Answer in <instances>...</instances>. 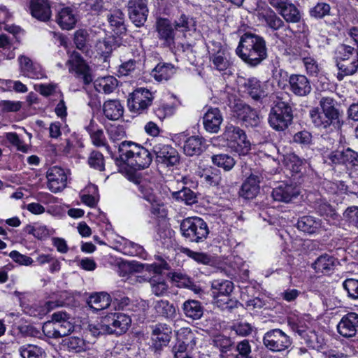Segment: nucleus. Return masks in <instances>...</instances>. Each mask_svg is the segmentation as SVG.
I'll list each match as a JSON object with an SVG mask.
<instances>
[{"label":"nucleus","instance_id":"15","mask_svg":"<svg viewBox=\"0 0 358 358\" xmlns=\"http://www.w3.org/2000/svg\"><path fill=\"white\" fill-rule=\"evenodd\" d=\"M152 150L159 163L166 166H174L179 162L178 152L171 145L157 143L154 145Z\"/></svg>","mask_w":358,"mask_h":358},{"label":"nucleus","instance_id":"6","mask_svg":"<svg viewBox=\"0 0 358 358\" xmlns=\"http://www.w3.org/2000/svg\"><path fill=\"white\" fill-rule=\"evenodd\" d=\"M293 120L291 106L285 101H278L271 109L268 115L269 125L275 131H284Z\"/></svg>","mask_w":358,"mask_h":358},{"label":"nucleus","instance_id":"16","mask_svg":"<svg viewBox=\"0 0 358 358\" xmlns=\"http://www.w3.org/2000/svg\"><path fill=\"white\" fill-rule=\"evenodd\" d=\"M259 19H262L265 22L266 26L273 31L282 30L285 32V36L292 33L289 26L287 25L285 22L271 8H267L264 11H258Z\"/></svg>","mask_w":358,"mask_h":358},{"label":"nucleus","instance_id":"5","mask_svg":"<svg viewBox=\"0 0 358 358\" xmlns=\"http://www.w3.org/2000/svg\"><path fill=\"white\" fill-rule=\"evenodd\" d=\"M220 137L228 147L240 155H246L250 149V143L247 140L245 131L237 126L227 124Z\"/></svg>","mask_w":358,"mask_h":358},{"label":"nucleus","instance_id":"13","mask_svg":"<svg viewBox=\"0 0 358 358\" xmlns=\"http://www.w3.org/2000/svg\"><path fill=\"white\" fill-rule=\"evenodd\" d=\"M66 64L69 65V71H74L78 77L82 78L85 85L90 84L93 80L89 66L78 52L73 51L70 55Z\"/></svg>","mask_w":358,"mask_h":358},{"label":"nucleus","instance_id":"52","mask_svg":"<svg viewBox=\"0 0 358 358\" xmlns=\"http://www.w3.org/2000/svg\"><path fill=\"white\" fill-rule=\"evenodd\" d=\"M180 252L200 264L207 265L211 262L210 256L203 252H194L187 248H182Z\"/></svg>","mask_w":358,"mask_h":358},{"label":"nucleus","instance_id":"62","mask_svg":"<svg viewBox=\"0 0 358 358\" xmlns=\"http://www.w3.org/2000/svg\"><path fill=\"white\" fill-rule=\"evenodd\" d=\"M346 221L358 229V206H352L347 208L343 213Z\"/></svg>","mask_w":358,"mask_h":358},{"label":"nucleus","instance_id":"22","mask_svg":"<svg viewBox=\"0 0 358 358\" xmlns=\"http://www.w3.org/2000/svg\"><path fill=\"white\" fill-rule=\"evenodd\" d=\"M261 176L252 173L242 184L239 195L245 199H252L259 192Z\"/></svg>","mask_w":358,"mask_h":358},{"label":"nucleus","instance_id":"36","mask_svg":"<svg viewBox=\"0 0 358 358\" xmlns=\"http://www.w3.org/2000/svg\"><path fill=\"white\" fill-rule=\"evenodd\" d=\"M110 27L117 34H121L126 31L124 25V14L120 9L111 10L107 16Z\"/></svg>","mask_w":358,"mask_h":358},{"label":"nucleus","instance_id":"19","mask_svg":"<svg viewBox=\"0 0 358 358\" xmlns=\"http://www.w3.org/2000/svg\"><path fill=\"white\" fill-rule=\"evenodd\" d=\"M288 82L290 91L296 96H306L312 90L310 80L304 75L292 74Z\"/></svg>","mask_w":358,"mask_h":358},{"label":"nucleus","instance_id":"25","mask_svg":"<svg viewBox=\"0 0 358 358\" xmlns=\"http://www.w3.org/2000/svg\"><path fill=\"white\" fill-rule=\"evenodd\" d=\"M29 9L31 15L42 22L48 21L52 15L48 0H31Z\"/></svg>","mask_w":358,"mask_h":358},{"label":"nucleus","instance_id":"43","mask_svg":"<svg viewBox=\"0 0 358 358\" xmlns=\"http://www.w3.org/2000/svg\"><path fill=\"white\" fill-rule=\"evenodd\" d=\"M117 86V80L113 76H107L99 78L94 82V87L99 92L110 94Z\"/></svg>","mask_w":358,"mask_h":358},{"label":"nucleus","instance_id":"11","mask_svg":"<svg viewBox=\"0 0 358 358\" xmlns=\"http://www.w3.org/2000/svg\"><path fill=\"white\" fill-rule=\"evenodd\" d=\"M127 8L130 20L138 27L144 25L149 13L148 0H129Z\"/></svg>","mask_w":358,"mask_h":358},{"label":"nucleus","instance_id":"14","mask_svg":"<svg viewBox=\"0 0 358 358\" xmlns=\"http://www.w3.org/2000/svg\"><path fill=\"white\" fill-rule=\"evenodd\" d=\"M129 180L137 185L139 196L152 206H159L160 200L154 192L151 184L143 180L142 177L137 173L129 174Z\"/></svg>","mask_w":358,"mask_h":358},{"label":"nucleus","instance_id":"28","mask_svg":"<svg viewBox=\"0 0 358 358\" xmlns=\"http://www.w3.org/2000/svg\"><path fill=\"white\" fill-rule=\"evenodd\" d=\"M238 119L245 123L255 126L259 123V116L255 110L244 103H236L234 108Z\"/></svg>","mask_w":358,"mask_h":358},{"label":"nucleus","instance_id":"29","mask_svg":"<svg viewBox=\"0 0 358 358\" xmlns=\"http://www.w3.org/2000/svg\"><path fill=\"white\" fill-rule=\"evenodd\" d=\"M292 329L298 335L304 340L306 345L313 348L317 347L318 337L314 330L310 329L306 324L303 325L301 322L299 323H293Z\"/></svg>","mask_w":358,"mask_h":358},{"label":"nucleus","instance_id":"34","mask_svg":"<svg viewBox=\"0 0 358 358\" xmlns=\"http://www.w3.org/2000/svg\"><path fill=\"white\" fill-rule=\"evenodd\" d=\"M205 148V141L198 136L188 138L185 142L183 150L185 155L194 156L200 155Z\"/></svg>","mask_w":358,"mask_h":358},{"label":"nucleus","instance_id":"4","mask_svg":"<svg viewBox=\"0 0 358 358\" xmlns=\"http://www.w3.org/2000/svg\"><path fill=\"white\" fill-rule=\"evenodd\" d=\"M180 229L182 236L192 243L204 241L209 234L206 222L199 217H190L183 220Z\"/></svg>","mask_w":358,"mask_h":358},{"label":"nucleus","instance_id":"40","mask_svg":"<svg viewBox=\"0 0 358 358\" xmlns=\"http://www.w3.org/2000/svg\"><path fill=\"white\" fill-rule=\"evenodd\" d=\"M336 259L328 255L319 257L313 264L316 272L329 273L333 271L336 265Z\"/></svg>","mask_w":358,"mask_h":358},{"label":"nucleus","instance_id":"51","mask_svg":"<svg viewBox=\"0 0 358 358\" xmlns=\"http://www.w3.org/2000/svg\"><path fill=\"white\" fill-rule=\"evenodd\" d=\"M177 341L193 349L196 345L194 334L189 329H181L177 334Z\"/></svg>","mask_w":358,"mask_h":358},{"label":"nucleus","instance_id":"17","mask_svg":"<svg viewBox=\"0 0 358 358\" xmlns=\"http://www.w3.org/2000/svg\"><path fill=\"white\" fill-rule=\"evenodd\" d=\"M66 315H64V317H63L62 315H52V320L45 322L43 328L52 327L54 330L52 335L55 337L66 336L74 329L73 324L68 321Z\"/></svg>","mask_w":358,"mask_h":358},{"label":"nucleus","instance_id":"55","mask_svg":"<svg viewBox=\"0 0 358 358\" xmlns=\"http://www.w3.org/2000/svg\"><path fill=\"white\" fill-rule=\"evenodd\" d=\"M88 164L90 167L102 171L104 170V157L99 151H92L88 158Z\"/></svg>","mask_w":358,"mask_h":358},{"label":"nucleus","instance_id":"23","mask_svg":"<svg viewBox=\"0 0 358 358\" xmlns=\"http://www.w3.org/2000/svg\"><path fill=\"white\" fill-rule=\"evenodd\" d=\"M171 328L166 324H157L152 334V346L156 350L166 346L171 338Z\"/></svg>","mask_w":358,"mask_h":358},{"label":"nucleus","instance_id":"3","mask_svg":"<svg viewBox=\"0 0 358 358\" xmlns=\"http://www.w3.org/2000/svg\"><path fill=\"white\" fill-rule=\"evenodd\" d=\"M118 152L120 160L135 169L148 168L152 161V156L148 149L132 141L121 142Z\"/></svg>","mask_w":358,"mask_h":358},{"label":"nucleus","instance_id":"2","mask_svg":"<svg viewBox=\"0 0 358 358\" xmlns=\"http://www.w3.org/2000/svg\"><path fill=\"white\" fill-rule=\"evenodd\" d=\"M236 52L243 61L251 66L259 65L267 57L264 38L251 32L241 36Z\"/></svg>","mask_w":358,"mask_h":358},{"label":"nucleus","instance_id":"45","mask_svg":"<svg viewBox=\"0 0 358 358\" xmlns=\"http://www.w3.org/2000/svg\"><path fill=\"white\" fill-rule=\"evenodd\" d=\"M81 201L90 207H94L99 199L98 188L94 185H89L80 196Z\"/></svg>","mask_w":358,"mask_h":358},{"label":"nucleus","instance_id":"33","mask_svg":"<svg viewBox=\"0 0 358 358\" xmlns=\"http://www.w3.org/2000/svg\"><path fill=\"white\" fill-rule=\"evenodd\" d=\"M103 112L105 117L110 120H117L124 113V107L117 99H110L103 103Z\"/></svg>","mask_w":358,"mask_h":358},{"label":"nucleus","instance_id":"10","mask_svg":"<svg viewBox=\"0 0 358 358\" xmlns=\"http://www.w3.org/2000/svg\"><path fill=\"white\" fill-rule=\"evenodd\" d=\"M152 93L145 88L134 90L128 99V107L131 111L136 113H143L152 103Z\"/></svg>","mask_w":358,"mask_h":358},{"label":"nucleus","instance_id":"8","mask_svg":"<svg viewBox=\"0 0 358 358\" xmlns=\"http://www.w3.org/2000/svg\"><path fill=\"white\" fill-rule=\"evenodd\" d=\"M332 164L344 165L351 176L358 171V152L350 148L332 151L328 156Z\"/></svg>","mask_w":358,"mask_h":358},{"label":"nucleus","instance_id":"47","mask_svg":"<svg viewBox=\"0 0 358 358\" xmlns=\"http://www.w3.org/2000/svg\"><path fill=\"white\" fill-rule=\"evenodd\" d=\"M211 62L214 69L219 71L227 70L230 64L226 52L222 50H219L211 56Z\"/></svg>","mask_w":358,"mask_h":358},{"label":"nucleus","instance_id":"18","mask_svg":"<svg viewBox=\"0 0 358 358\" xmlns=\"http://www.w3.org/2000/svg\"><path fill=\"white\" fill-rule=\"evenodd\" d=\"M158 38L163 45L173 48L175 44V32L171 22L166 18H159L156 22Z\"/></svg>","mask_w":358,"mask_h":358},{"label":"nucleus","instance_id":"39","mask_svg":"<svg viewBox=\"0 0 358 358\" xmlns=\"http://www.w3.org/2000/svg\"><path fill=\"white\" fill-rule=\"evenodd\" d=\"M93 121L91 120L90 124L87 127L92 144L96 147H105L108 152H110V148L107 143V140L103 131L101 129H95L92 125Z\"/></svg>","mask_w":358,"mask_h":358},{"label":"nucleus","instance_id":"27","mask_svg":"<svg viewBox=\"0 0 358 358\" xmlns=\"http://www.w3.org/2000/svg\"><path fill=\"white\" fill-rule=\"evenodd\" d=\"M358 327V315H346L337 326L338 333L344 337H352Z\"/></svg>","mask_w":358,"mask_h":358},{"label":"nucleus","instance_id":"35","mask_svg":"<svg viewBox=\"0 0 358 358\" xmlns=\"http://www.w3.org/2000/svg\"><path fill=\"white\" fill-rule=\"evenodd\" d=\"M64 348L69 352H81L90 348V343L85 341L83 338L78 336H69L62 341Z\"/></svg>","mask_w":358,"mask_h":358},{"label":"nucleus","instance_id":"7","mask_svg":"<svg viewBox=\"0 0 358 358\" xmlns=\"http://www.w3.org/2000/svg\"><path fill=\"white\" fill-rule=\"evenodd\" d=\"M131 323L128 315H106L99 324L103 333L122 334L127 331Z\"/></svg>","mask_w":358,"mask_h":358},{"label":"nucleus","instance_id":"57","mask_svg":"<svg viewBox=\"0 0 358 358\" xmlns=\"http://www.w3.org/2000/svg\"><path fill=\"white\" fill-rule=\"evenodd\" d=\"M175 112V108L173 105L162 103L154 109V113L159 120H164L167 117L171 116Z\"/></svg>","mask_w":358,"mask_h":358},{"label":"nucleus","instance_id":"49","mask_svg":"<svg viewBox=\"0 0 358 358\" xmlns=\"http://www.w3.org/2000/svg\"><path fill=\"white\" fill-rule=\"evenodd\" d=\"M172 196L176 199L182 201L188 205L196 202V194L188 187H183L179 191L173 192Z\"/></svg>","mask_w":358,"mask_h":358},{"label":"nucleus","instance_id":"41","mask_svg":"<svg viewBox=\"0 0 358 358\" xmlns=\"http://www.w3.org/2000/svg\"><path fill=\"white\" fill-rule=\"evenodd\" d=\"M176 69L171 64H158L152 71V76L159 81H166L175 73Z\"/></svg>","mask_w":358,"mask_h":358},{"label":"nucleus","instance_id":"12","mask_svg":"<svg viewBox=\"0 0 358 358\" xmlns=\"http://www.w3.org/2000/svg\"><path fill=\"white\" fill-rule=\"evenodd\" d=\"M46 178L47 187L53 193L62 192L67 185V173L61 167L55 166L48 169Z\"/></svg>","mask_w":358,"mask_h":358},{"label":"nucleus","instance_id":"46","mask_svg":"<svg viewBox=\"0 0 358 358\" xmlns=\"http://www.w3.org/2000/svg\"><path fill=\"white\" fill-rule=\"evenodd\" d=\"M213 163L218 167L228 171L232 169L236 164L235 159L227 154H218L212 157Z\"/></svg>","mask_w":358,"mask_h":358},{"label":"nucleus","instance_id":"63","mask_svg":"<svg viewBox=\"0 0 358 358\" xmlns=\"http://www.w3.org/2000/svg\"><path fill=\"white\" fill-rule=\"evenodd\" d=\"M9 257L17 264L22 266H30L33 259L27 255L20 253L18 251L13 250L9 253Z\"/></svg>","mask_w":358,"mask_h":358},{"label":"nucleus","instance_id":"54","mask_svg":"<svg viewBox=\"0 0 358 358\" xmlns=\"http://www.w3.org/2000/svg\"><path fill=\"white\" fill-rule=\"evenodd\" d=\"M354 55H358V50L349 45H341L338 51L336 57V65L341 64L343 61L348 60Z\"/></svg>","mask_w":358,"mask_h":358},{"label":"nucleus","instance_id":"31","mask_svg":"<svg viewBox=\"0 0 358 358\" xmlns=\"http://www.w3.org/2000/svg\"><path fill=\"white\" fill-rule=\"evenodd\" d=\"M87 303L92 310L101 311L110 308L111 297L107 292H95L89 296Z\"/></svg>","mask_w":358,"mask_h":358},{"label":"nucleus","instance_id":"59","mask_svg":"<svg viewBox=\"0 0 358 358\" xmlns=\"http://www.w3.org/2000/svg\"><path fill=\"white\" fill-rule=\"evenodd\" d=\"M343 287L347 291L349 297L358 299V280L347 279L343 282Z\"/></svg>","mask_w":358,"mask_h":358},{"label":"nucleus","instance_id":"64","mask_svg":"<svg viewBox=\"0 0 358 358\" xmlns=\"http://www.w3.org/2000/svg\"><path fill=\"white\" fill-rule=\"evenodd\" d=\"M293 141L302 145H308L311 143L312 135L306 130L299 131L294 135Z\"/></svg>","mask_w":358,"mask_h":358},{"label":"nucleus","instance_id":"61","mask_svg":"<svg viewBox=\"0 0 358 358\" xmlns=\"http://www.w3.org/2000/svg\"><path fill=\"white\" fill-rule=\"evenodd\" d=\"M6 140L13 146L16 147L17 150L22 152H27V146L24 145V142L20 139L18 135L15 132H9L6 134Z\"/></svg>","mask_w":358,"mask_h":358},{"label":"nucleus","instance_id":"50","mask_svg":"<svg viewBox=\"0 0 358 358\" xmlns=\"http://www.w3.org/2000/svg\"><path fill=\"white\" fill-rule=\"evenodd\" d=\"M212 288L215 290L214 294L227 296L233 290V283L229 280H214L212 282Z\"/></svg>","mask_w":358,"mask_h":358},{"label":"nucleus","instance_id":"42","mask_svg":"<svg viewBox=\"0 0 358 358\" xmlns=\"http://www.w3.org/2000/svg\"><path fill=\"white\" fill-rule=\"evenodd\" d=\"M18 351L22 358H45L46 357L45 350L36 345H23L20 347Z\"/></svg>","mask_w":358,"mask_h":358},{"label":"nucleus","instance_id":"24","mask_svg":"<svg viewBox=\"0 0 358 358\" xmlns=\"http://www.w3.org/2000/svg\"><path fill=\"white\" fill-rule=\"evenodd\" d=\"M222 122V114L217 108L208 109L203 117L204 129L210 133H217Z\"/></svg>","mask_w":358,"mask_h":358},{"label":"nucleus","instance_id":"58","mask_svg":"<svg viewBox=\"0 0 358 358\" xmlns=\"http://www.w3.org/2000/svg\"><path fill=\"white\" fill-rule=\"evenodd\" d=\"M285 160L287 165L293 172L299 173L301 171L304 159L299 158L294 153H291L286 157Z\"/></svg>","mask_w":358,"mask_h":358},{"label":"nucleus","instance_id":"21","mask_svg":"<svg viewBox=\"0 0 358 358\" xmlns=\"http://www.w3.org/2000/svg\"><path fill=\"white\" fill-rule=\"evenodd\" d=\"M299 193V189L296 186L281 183L273 189L272 196L275 201L289 203L296 199Z\"/></svg>","mask_w":358,"mask_h":358},{"label":"nucleus","instance_id":"20","mask_svg":"<svg viewBox=\"0 0 358 358\" xmlns=\"http://www.w3.org/2000/svg\"><path fill=\"white\" fill-rule=\"evenodd\" d=\"M269 84L261 82L256 78H250L245 80V91L255 100L266 97L268 94Z\"/></svg>","mask_w":358,"mask_h":358},{"label":"nucleus","instance_id":"53","mask_svg":"<svg viewBox=\"0 0 358 358\" xmlns=\"http://www.w3.org/2000/svg\"><path fill=\"white\" fill-rule=\"evenodd\" d=\"M152 293L156 296H162L168 290L169 285L165 280L157 277L150 280Z\"/></svg>","mask_w":358,"mask_h":358},{"label":"nucleus","instance_id":"30","mask_svg":"<svg viewBox=\"0 0 358 358\" xmlns=\"http://www.w3.org/2000/svg\"><path fill=\"white\" fill-rule=\"evenodd\" d=\"M168 276L178 287L187 288L195 294H199L202 292L201 288L196 285L192 279L185 273L179 271L171 272L168 274Z\"/></svg>","mask_w":358,"mask_h":358},{"label":"nucleus","instance_id":"1","mask_svg":"<svg viewBox=\"0 0 358 358\" xmlns=\"http://www.w3.org/2000/svg\"><path fill=\"white\" fill-rule=\"evenodd\" d=\"M311 122L315 128L326 132L340 128L343 124L342 115L336 108V101L331 97H322L319 106L309 110Z\"/></svg>","mask_w":358,"mask_h":358},{"label":"nucleus","instance_id":"32","mask_svg":"<svg viewBox=\"0 0 358 358\" xmlns=\"http://www.w3.org/2000/svg\"><path fill=\"white\" fill-rule=\"evenodd\" d=\"M296 227L299 230L308 234H317L322 228V222L321 220L313 216L304 215L298 220Z\"/></svg>","mask_w":358,"mask_h":358},{"label":"nucleus","instance_id":"48","mask_svg":"<svg viewBox=\"0 0 358 358\" xmlns=\"http://www.w3.org/2000/svg\"><path fill=\"white\" fill-rule=\"evenodd\" d=\"M343 76H351L358 70V55H354L348 60L343 61L338 66Z\"/></svg>","mask_w":358,"mask_h":358},{"label":"nucleus","instance_id":"44","mask_svg":"<svg viewBox=\"0 0 358 358\" xmlns=\"http://www.w3.org/2000/svg\"><path fill=\"white\" fill-rule=\"evenodd\" d=\"M331 7L329 3L324 1H319L310 8L309 15L311 17L321 20L331 16Z\"/></svg>","mask_w":358,"mask_h":358},{"label":"nucleus","instance_id":"9","mask_svg":"<svg viewBox=\"0 0 358 358\" xmlns=\"http://www.w3.org/2000/svg\"><path fill=\"white\" fill-rule=\"evenodd\" d=\"M265 347L273 352H282L292 344L290 338L279 329L267 331L263 337Z\"/></svg>","mask_w":358,"mask_h":358},{"label":"nucleus","instance_id":"37","mask_svg":"<svg viewBox=\"0 0 358 358\" xmlns=\"http://www.w3.org/2000/svg\"><path fill=\"white\" fill-rule=\"evenodd\" d=\"M278 13L287 23H298L301 19L300 10L290 0Z\"/></svg>","mask_w":358,"mask_h":358},{"label":"nucleus","instance_id":"56","mask_svg":"<svg viewBox=\"0 0 358 358\" xmlns=\"http://www.w3.org/2000/svg\"><path fill=\"white\" fill-rule=\"evenodd\" d=\"M237 354L235 358H253L251 355V345L248 340H243L239 342L236 347Z\"/></svg>","mask_w":358,"mask_h":358},{"label":"nucleus","instance_id":"38","mask_svg":"<svg viewBox=\"0 0 358 358\" xmlns=\"http://www.w3.org/2000/svg\"><path fill=\"white\" fill-rule=\"evenodd\" d=\"M19 62L21 71L25 76L34 79H38L43 76L39 68L34 66L29 58L21 56L19 58Z\"/></svg>","mask_w":358,"mask_h":358},{"label":"nucleus","instance_id":"26","mask_svg":"<svg viewBox=\"0 0 358 358\" xmlns=\"http://www.w3.org/2000/svg\"><path fill=\"white\" fill-rule=\"evenodd\" d=\"M77 21L76 11L70 7L61 8L56 15V22L62 29H72Z\"/></svg>","mask_w":358,"mask_h":358},{"label":"nucleus","instance_id":"60","mask_svg":"<svg viewBox=\"0 0 358 358\" xmlns=\"http://www.w3.org/2000/svg\"><path fill=\"white\" fill-rule=\"evenodd\" d=\"M306 73L310 76H317L320 72V66L315 58L310 57L303 61Z\"/></svg>","mask_w":358,"mask_h":358}]
</instances>
